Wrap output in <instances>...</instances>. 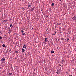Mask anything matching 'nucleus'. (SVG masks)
Wrapping results in <instances>:
<instances>
[{
  "label": "nucleus",
  "mask_w": 76,
  "mask_h": 76,
  "mask_svg": "<svg viewBox=\"0 0 76 76\" xmlns=\"http://www.w3.org/2000/svg\"><path fill=\"white\" fill-rule=\"evenodd\" d=\"M31 7V5H28V7Z\"/></svg>",
  "instance_id": "5701e85b"
},
{
  "label": "nucleus",
  "mask_w": 76,
  "mask_h": 76,
  "mask_svg": "<svg viewBox=\"0 0 76 76\" xmlns=\"http://www.w3.org/2000/svg\"><path fill=\"white\" fill-rule=\"evenodd\" d=\"M62 61L63 63H64V60H62Z\"/></svg>",
  "instance_id": "a211bd4d"
},
{
  "label": "nucleus",
  "mask_w": 76,
  "mask_h": 76,
  "mask_svg": "<svg viewBox=\"0 0 76 76\" xmlns=\"http://www.w3.org/2000/svg\"><path fill=\"white\" fill-rule=\"evenodd\" d=\"M61 0H60V1H61Z\"/></svg>",
  "instance_id": "bb28decb"
},
{
  "label": "nucleus",
  "mask_w": 76,
  "mask_h": 76,
  "mask_svg": "<svg viewBox=\"0 0 76 76\" xmlns=\"http://www.w3.org/2000/svg\"><path fill=\"white\" fill-rule=\"evenodd\" d=\"M5 60H6V59L4 58H3L1 59L2 61H5Z\"/></svg>",
  "instance_id": "f03ea898"
},
{
  "label": "nucleus",
  "mask_w": 76,
  "mask_h": 76,
  "mask_svg": "<svg viewBox=\"0 0 76 76\" xmlns=\"http://www.w3.org/2000/svg\"><path fill=\"white\" fill-rule=\"evenodd\" d=\"M22 0V1H23L24 0Z\"/></svg>",
  "instance_id": "c85d7f7f"
},
{
  "label": "nucleus",
  "mask_w": 76,
  "mask_h": 76,
  "mask_svg": "<svg viewBox=\"0 0 76 76\" xmlns=\"http://www.w3.org/2000/svg\"><path fill=\"white\" fill-rule=\"evenodd\" d=\"M73 61H74V59L73 60Z\"/></svg>",
  "instance_id": "cd10ccee"
},
{
  "label": "nucleus",
  "mask_w": 76,
  "mask_h": 76,
  "mask_svg": "<svg viewBox=\"0 0 76 76\" xmlns=\"http://www.w3.org/2000/svg\"><path fill=\"white\" fill-rule=\"evenodd\" d=\"M69 76H72V75H69Z\"/></svg>",
  "instance_id": "393cba45"
},
{
  "label": "nucleus",
  "mask_w": 76,
  "mask_h": 76,
  "mask_svg": "<svg viewBox=\"0 0 76 76\" xmlns=\"http://www.w3.org/2000/svg\"><path fill=\"white\" fill-rule=\"evenodd\" d=\"M34 9H35V8L33 7L32 8H31L30 9V10L31 11H33Z\"/></svg>",
  "instance_id": "20e7f679"
},
{
  "label": "nucleus",
  "mask_w": 76,
  "mask_h": 76,
  "mask_svg": "<svg viewBox=\"0 0 76 76\" xmlns=\"http://www.w3.org/2000/svg\"><path fill=\"white\" fill-rule=\"evenodd\" d=\"M12 74V73H9V74H8V76H11Z\"/></svg>",
  "instance_id": "39448f33"
},
{
  "label": "nucleus",
  "mask_w": 76,
  "mask_h": 76,
  "mask_svg": "<svg viewBox=\"0 0 76 76\" xmlns=\"http://www.w3.org/2000/svg\"><path fill=\"white\" fill-rule=\"evenodd\" d=\"M2 37L0 36V39H2Z\"/></svg>",
  "instance_id": "6ab92c4d"
},
{
  "label": "nucleus",
  "mask_w": 76,
  "mask_h": 76,
  "mask_svg": "<svg viewBox=\"0 0 76 76\" xmlns=\"http://www.w3.org/2000/svg\"><path fill=\"white\" fill-rule=\"evenodd\" d=\"M10 27H11V28H12V27H13V25H12V24H11V25H10Z\"/></svg>",
  "instance_id": "9b49d317"
},
{
  "label": "nucleus",
  "mask_w": 76,
  "mask_h": 76,
  "mask_svg": "<svg viewBox=\"0 0 76 76\" xmlns=\"http://www.w3.org/2000/svg\"><path fill=\"white\" fill-rule=\"evenodd\" d=\"M6 53H7H7H8V51L7 50H6Z\"/></svg>",
  "instance_id": "aec40b11"
},
{
  "label": "nucleus",
  "mask_w": 76,
  "mask_h": 76,
  "mask_svg": "<svg viewBox=\"0 0 76 76\" xmlns=\"http://www.w3.org/2000/svg\"><path fill=\"white\" fill-rule=\"evenodd\" d=\"M72 19L74 20H76V17L75 16H74V17H73L72 18Z\"/></svg>",
  "instance_id": "7ed1b4c3"
},
{
  "label": "nucleus",
  "mask_w": 76,
  "mask_h": 76,
  "mask_svg": "<svg viewBox=\"0 0 76 76\" xmlns=\"http://www.w3.org/2000/svg\"><path fill=\"white\" fill-rule=\"evenodd\" d=\"M74 70H75V71H76V69H74Z\"/></svg>",
  "instance_id": "4be33fe9"
},
{
  "label": "nucleus",
  "mask_w": 76,
  "mask_h": 76,
  "mask_svg": "<svg viewBox=\"0 0 76 76\" xmlns=\"http://www.w3.org/2000/svg\"><path fill=\"white\" fill-rule=\"evenodd\" d=\"M4 22H5L6 23V22H7L8 20H4Z\"/></svg>",
  "instance_id": "1a4fd4ad"
},
{
  "label": "nucleus",
  "mask_w": 76,
  "mask_h": 76,
  "mask_svg": "<svg viewBox=\"0 0 76 76\" xmlns=\"http://www.w3.org/2000/svg\"><path fill=\"white\" fill-rule=\"evenodd\" d=\"M22 35H25V33H22Z\"/></svg>",
  "instance_id": "f3484780"
},
{
  "label": "nucleus",
  "mask_w": 76,
  "mask_h": 76,
  "mask_svg": "<svg viewBox=\"0 0 76 76\" xmlns=\"http://www.w3.org/2000/svg\"><path fill=\"white\" fill-rule=\"evenodd\" d=\"M15 53H18V51H15Z\"/></svg>",
  "instance_id": "b1692460"
},
{
  "label": "nucleus",
  "mask_w": 76,
  "mask_h": 76,
  "mask_svg": "<svg viewBox=\"0 0 76 76\" xmlns=\"http://www.w3.org/2000/svg\"><path fill=\"white\" fill-rule=\"evenodd\" d=\"M11 31H11V30H10L8 32V33L9 34H10V33L11 32Z\"/></svg>",
  "instance_id": "0eeeda50"
},
{
  "label": "nucleus",
  "mask_w": 76,
  "mask_h": 76,
  "mask_svg": "<svg viewBox=\"0 0 76 76\" xmlns=\"http://www.w3.org/2000/svg\"><path fill=\"white\" fill-rule=\"evenodd\" d=\"M21 32H22V33H23V32H24V31H23V29L21 30Z\"/></svg>",
  "instance_id": "f8f14e48"
},
{
  "label": "nucleus",
  "mask_w": 76,
  "mask_h": 76,
  "mask_svg": "<svg viewBox=\"0 0 76 76\" xmlns=\"http://www.w3.org/2000/svg\"><path fill=\"white\" fill-rule=\"evenodd\" d=\"M67 41H69V39H67Z\"/></svg>",
  "instance_id": "a878e982"
},
{
  "label": "nucleus",
  "mask_w": 76,
  "mask_h": 76,
  "mask_svg": "<svg viewBox=\"0 0 76 76\" xmlns=\"http://www.w3.org/2000/svg\"><path fill=\"white\" fill-rule=\"evenodd\" d=\"M54 3H52V4L51 6H54Z\"/></svg>",
  "instance_id": "ddd939ff"
},
{
  "label": "nucleus",
  "mask_w": 76,
  "mask_h": 76,
  "mask_svg": "<svg viewBox=\"0 0 76 76\" xmlns=\"http://www.w3.org/2000/svg\"><path fill=\"white\" fill-rule=\"evenodd\" d=\"M60 69H58L57 71L56 72V73H57V74H60Z\"/></svg>",
  "instance_id": "f257e3e1"
},
{
  "label": "nucleus",
  "mask_w": 76,
  "mask_h": 76,
  "mask_svg": "<svg viewBox=\"0 0 76 76\" xmlns=\"http://www.w3.org/2000/svg\"><path fill=\"white\" fill-rule=\"evenodd\" d=\"M47 38H45V42H47Z\"/></svg>",
  "instance_id": "dca6fc26"
},
{
  "label": "nucleus",
  "mask_w": 76,
  "mask_h": 76,
  "mask_svg": "<svg viewBox=\"0 0 76 76\" xmlns=\"http://www.w3.org/2000/svg\"><path fill=\"white\" fill-rule=\"evenodd\" d=\"M59 67H61V65H59Z\"/></svg>",
  "instance_id": "412c9836"
},
{
  "label": "nucleus",
  "mask_w": 76,
  "mask_h": 76,
  "mask_svg": "<svg viewBox=\"0 0 76 76\" xmlns=\"http://www.w3.org/2000/svg\"><path fill=\"white\" fill-rule=\"evenodd\" d=\"M23 48H26V46L25 45H24L23 46Z\"/></svg>",
  "instance_id": "4468645a"
},
{
  "label": "nucleus",
  "mask_w": 76,
  "mask_h": 76,
  "mask_svg": "<svg viewBox=\"0 0 76 76\" xmlns=\"http://www.w3.org/2000/svg\"><path fill=\"white\" fill-rule=\"evenodd\" d=\"M2 46L4 47V48H5V47H6V45H5L4 44H3V45H2Z\"/></svg>",
  "instance_id": "6e6552de"
},
{
  "label": "nucleus",
  "mask_w": 76,
  "mask_h": 76,
  "mask_svg": "<svg viewBox=\"0 0 76 76\" xmlns=\"http://www.w3.org/2000/svg\"><path fill=\"white\" fill-rule=\"evenodd\" d=\"M56 34V32H55V33H54L53 34V35H55V34Z\"/></svg>",
  "instance_id": "2eb2a0df"
},
{
  "label": "nucleus",
  "mask_w": 76,
  "mask_h": 76,
  "mask_svg": "<svg viewBox=\"0 0 76 76\" xmlns=\"http://www.w3.org/2000/svg\"><path fill=\"white\" fill-rule=\"evenodd\" d=\"M22 52H24V51H25V49H24L23 48L22 49Z\"/></svg>",
  "instance_id": "423d86ee"
},
{
  "label": "nucleus",
  "mask_w": 76,
  "mask_h": 76,
  "mask_svg": "<svg viewBox=\"0 0 76 76\" xmlns=\"http://www.w3.org/2000/svg\"><path fill=\"white\" fill-rule=\"evenodd\" d=\"M51 53H52V54H54V51L53 50L51 52Z\"/></svg>",
  "instance_id": "9d476101"
}]
</instances>
